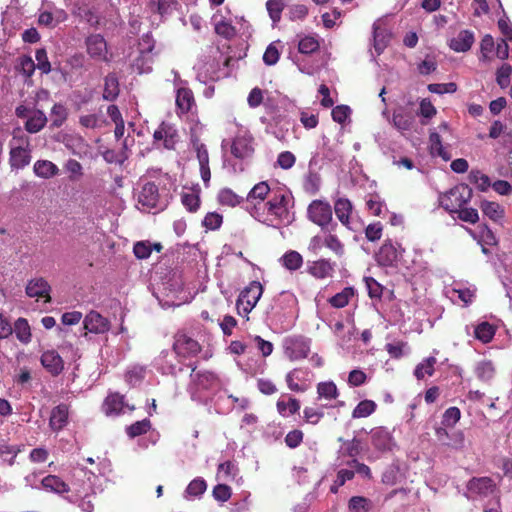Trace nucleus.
I'll return each instance as SVG.
<instances>
[{
  "instance_id": "obj_1",
  "label": "nucleus",
  "mask_w": 512,
  "mask_h": 512,
  "mask_svg": "<svg viewBox=\"0 0 512 512\" xmlns=\"http://www.w3.org/2000/svg\"><path fill=\"white\" fill-rule=\"evenodd\" d=\"M293 198L284 189L273 190L272 195L264 204L248 207L249 214L258 222L273 228L290 225L294 221L291 211Z\"/></svg>"
},
{
  "instance_id": "obj_2",
  "label": "nucleus",
  "mask_w": 512,
  "mask_h": 512,
  "mask_svg": "<svg viewBox=\"0 0 512 512\" xmlns=\"http://www.w3.org/2000/svg\"><path fill=\"white\" fill-rule=\"evenodd\" d=\"M100 478L86 468L77 467L72 472L69 495L65 498L70 502L80 501L79 507L84 512H91L94 505L91 496L96 493Z\"/></svg>"
},
{
  "instance_id": "obj_3",
  "label": "nucleus",
  "mask_w": 512,
  "mask_h": 512,
  "mask_svg": "<svg viewBox=\"0 0 512 512\" xmlns=\"http://www.w3.org/2000/svg\"><path fill=\"white\" fill-rule=\"evenodd\" d=\"M219 387L220 380L214 373L209 371L195 372L193 370L188 390L193 400L207 402Z\"/></svg>"
},
{
  "instance_id": "obj_4",
  "label": "nucleus",
  "mask_w": 512,
  "mask_h": 512,
  "mask_svg": "<svg viewBox=\"0 0 512 512\" xmlns=\"http://www.w3.org/2000/svg\"><path fill=\"white\" fill-rule=\"evenodd\" d=\"M473 191L466 184H458L438 196L439 205L450 214L465 206L472 198Z\"/></svg>"
},
{
  "instance_id": "obj_5",
  "label": "nucleus",
  "mask_w": 512,
  "mask_h": 512,
  "mask_svg": "<svg viewBox=\"0 0 512 512\" xmlns=\"http://www.w3.org/2000/svg\"><path fill=\"white\" fill-rule=\"evenodd\" d=\"M31 161V149L28 137L14 136L10 142L9 163L12 169H23Z\"/></svg>"
},
{
  "instance_id": "obj_6",
  "label": "nucleus",
  "mask_w": 512,
  "mask_h": 512,
  "mask_svg": "<svg viewBox=\"0 0 512 512\" xmlns=\"http://www.w3.org/2000/svg\"><path fill=\"white\" fill-rule=\"evenodd\" d=\"M154 41L151 36L145 35L139 42L136 55L131 59V67L139 74L148 73L152 69V50Z\"/></svg>"
},
{
  "instance_id": "obj_7",
  "label": "nucleus",
  "mask_w": 512,
  "mask_h": 512,
  "mask_svg": "<svg viewBox=\"0 0 512 512\" xmlns=\"http://www.w3.org/2000/svg\"><path fill=\"white\" fill-rule=\"evenodd\" d=\"M262 294L263 287L258 281H252L247 287H245L241 291L236 303L239 315H248L256 306Z\"/></svg>"
},
{
  "instance_id": "obj_8",
  "label": "nucleus",
  "mask_w": 512,
  "mask_h": 512,
  "mask_svg": "<svg viewBox=\"0 0 512 512\" xmlns=\"http://www.w3.org/2000/svg\"><path fill=\"white\" fill-rule=\"evenodd\" d=\"M284 355L290 361L305 359L310 352V339L303 336L286 337L282 343Z\"/></svg>"
},
{
  "instance_id": "obj_9",
  "label": "nucleus",
  "mask_w": 512,
  "mask_h": 512,
  "mask_svg": "<svg viewBox=\"0 0 512 512\" xmlns=\"http://www.w3.org/2000/svg\"><path fill=\"white\" fill-rule=\"evenodd\" d=\"M183 291L182 283L179 279L171 278L167 282L163 283V289L161 293L166 299L160 298L156 295L159 303L163 307L179 306L181 304V298L179 294Z\"/></svg>"
},
{
  "instance_id": "obj_10",
  "label": "nucleus",
  "mask_w": 512,
  "mask_h": 512,
  "mask_svg": "<svg viewBox=\"0 0 512 512\" xmlns=\"http://www.w3.org/2000/svg\"><path fill=\"white\" fill-rule=\"evenodd\" d=\"M153 139L158 147L163 146L166 149H173L179 140V135L173 125L163 122L154 131Z\"/></svg>"
},
{
  "instance_id": "obj_11",
  "label": "nucleus",
  "mask_w": 512,
  "mask_h": 512,
  "mask_svg": "<svg viewBox=\"0 0 512 512\" xmlns=\"http://www.w3.org/2000/svg\"><path fill=\"white\" fill-rule=\"evenodd\" d=\"M309 219L318 226L325 227L332 220L331 206L323 201L314 200L308 207Z\"/></svg>"
},
{
  "instance_id": "obj_12",
  "label": "nucleus",
  "mask_w": 512,
  "mask_h": 512,
  "mask_svg": "<svg viewBox=\"0 0 512 512\" xmlns=\"http://www.w3.org/2000/svg\"><path fill=\"white\" fill-rule=\"evenodd\" d=\"M173 351L178 357L189 358L200 351V345L192 337L184 333H178L175 337Z\"/></svg>"
},
{
  "instance_id": "obj_13",
  "label": "nucleus",
  "mask_w": 512,
  "mask_h": 512,
  "mask_svg": "<svg viewBox=\"0 0 512 512\" xmlns=\"http://www.w3.org/2000/svg\"><path fill=\"white\" fill-rule=\"evenodd\" d=\"M86 51L88 55L96 61H106L108 46L105 38L101 34L89 35L85 40Z\"/></svg>"
},
{
  "instance_id": "obj_14",
  "label": "nucleus",
  "mask_w": 512,
  "mask_h": 512,
  "mask_svg": "<svg viewBox=\"0 0 512 512\" xmlns=\"http://www.w3.org/2000/svg\"><path fill=\"white\" fill-rule=\"evenodd\" d=\"M177 357L178 355L173 350H164L155 358L154 365L162 374L175 375L177 371L181 370L180 361Z\"/></svg>"
},
{
  "instance_id": "obj_15",
  "label": "nucleus",
  "mask_w": 512,
  "mask_h": 512,
  "mask_svg": "<svg viewBox=\"0 0 512 512\" xmlns=\"http://www.w3.org/2000/svg\"><path fill=\"white\" fill-rule=\"evenodd\" d=\"M371 445L380 453L391 451L395 446L392 434L383 427H377L370 432Z\"/></svg>"
},
{
  "instance_id": "obj_16",
  "label": "nucleus",
  "mask_w": 512,
  "mask_h": 512,
  "mask_svg": "<svg viewBox=\"0 0 512 512\" xmlns=\"http://www.w3.org/2000/svg\"><path fill=\"white\" fill-rule=\"evenodd\" d=\"M176 106L181 113H187L195 104L194 95L191 89L186 87V82L181 79L175 80Z\"/></svg>"
},
{
  "instance_id": "obj_17",
  "label": "nucleus",
  "mask_w": 512,
  "mask_h": 512,
  "mask_svg": "<svg viewBox=\"0 0 512 512\" xmlns=\"http://www.w3.org/2000/svg\"><path fill=\"white\" fill-rule=\"evenodd\" d=\"M84 328L95 334H103L110 328V322L96 311H90L84 318Z\"/></svg>"
},
{
  "instance_id": "obj_18",
  "label": "nucleus",
  "mask_w": 512,
  "mask_h": 512,
  "mask_svg": "<svg viewBox=\"0 0 512 512\" xmlns=\"http://www.w3.org/2000/svg\"><path fill=\"white\" fill-rule=\"evenodd\" d=\"M254 149L252 146V138L244 133L237 135L231 145V153L240 159L250 157Z\"/></svg>"
},
{
  "instance_id": "obj_19",
  "label": "nucleus",
  "mask_w": 512,
  "mask_h": 512,
  "mask_svg": "<svg viewBox=\"0 0 512 512\" xmlns=\"http://www.w3.org/2000/svg\"><path fill=\"white\" fill-rule=\"evenodd\" d=\"M158 197L157 186L154 183L147 182L142 186L138 194V203L141 204L144 209H152L156 207Z\"/></svg>"
},
{
  "instance_id": "obj_20",
  "label": "nucleus",
  "mask_w": 512,
  "mask_h": 512,
  "mask_svg": "<svg viewBox=\"0 0 512 512\" xmlns=\"http://www.w3.org/2000/svg\"><path fill=\"white\" fill-rule=\"evenodd\" d=\"M358 445L353 441H343L334 462L335 467L349 466V459H356Z\"/></svg>"
},
{
  "instance_id": "obj_21",
  "label": "nucleus",
  "mask_w": 512,
  "mask_h": 512,
  "mask_svg": "<svg viewBox=\"0 0 512 512\" xmlns=\"http://www.w3.org/2000/svg\"><path fill=\"white\" fill-rule=\"evenodd\" d=\"M474 374L480 382L491 383L496 375V366L492 360H479L474 365Z\"/></svg>"
},
{
  "instance_id": "obj_22",
  "label": "nucleus",
  "mask_w": 512,
  "mask_h": 512,
  "mask_svg": "<svg viewBox=\"0 0 512 512\" xmlns=\"http://www.w3.org/2000/svg\"><path fill=\"white\" fill-rule=\"evenodd\" d=\"M272 190L266 181H261L255 184L251 190L248 192L246 201L249 204V207L256 204H264L265 199L271 194Z\"/></svg>"
},
{
  "instance_id": "obj_23",
  "label": "nucleus",
  "mask_w": 512,
  "mask_h": 512,
  "mask_svg": "<svg viewBox=\"0 0 512 512\" xmlns=\"http://www.w3.org/2000/svg\"><path fill=\"white\" fill-rule=\"evenodd\" d=\"M494 483L488 477L473 478L467 485L468 492L472 495L486 496L494 491Z\"/></svg>"
},
{
  "instance_id": "obj_24",
  "label": "nucleus",
  "mask_w": 512,
  "mask_h": 512,
  "mask_svg": "<svg viewBox=\"0 0 512 512\" xmlns=\"http://www.w3.org/2000/svg\"><path fill=\"white\" fill-rule=\"evenodd\" d=\"M41 363L52 375H58L64 368L61 356L54 350H48L41 356Z\"/></svg>"
},
{
  "instance_id": "obj_25",
  "label": "nucleus",
  "mask_w": 512,
  "mask_h": 512,
  "mask_svg": "<svg viewBox=\"0 0 512 512\" xmlns=\"http://www.w3.org/2000/svg\"><path fill=\"white\" fill-rule=\"evenodd\" d=\"M474 33L470 30H461L450 40V48L456 52L468 51L474 43Z\"/></svg>"
},
{
  "instance_id": "obj_26",
  "label": "nucleus",
  "mask_w": 512,
  "mask_h": 512,
  "mask_svg": "<svg viewBox=\"0 0 512 512\" xmlns=\"http://www.w3.org/2000/svg\"><path fill=\"white\" fill-rule=\"evenodd\" d=\"M41 487L49 492L56 494L69 495L70 486L56 475H48L41 480Z\"/></svg>"
},
{
  "instance_id": "obj_27",
  "label": "nucleus",
  "mask_w": 512,
  "mask_h": 512,
  "mask_svg": "<svg viewBox=\"0 0 512 512\" xmlns=\"http://www.w3.org/2000/svg\"><path fill=\"white\" fill-rule=\"evenodd\" d=\"M49 291L50 286L48 282L43 278L32 279L28 282L26 286V294L31 298L44 297L46 298V301H49Z\"/></svg>"
},
{
  "instance_id": "obj_28",
  "label": "nucleus",
  "mask_w": 512,
  "mask_h": 512,
  "mask_svg": "<svg viewBox=\"0 0 512 512\" xmlns=\"http://www.w3.org/2000/svg\"><path fill=\"white\" fill-rule=\"evenodd\" d=\"M308 272L317 279H325L332 276L334 264L326 259L313 261L308 265Z\"/></svg>"
},
{
  "instance_id": "obj_29",
  "label": "nucleus",
  "mask_w": 512,
  "mask_h": 512,
  "mask_svg": "<svg viewBox=\"0 0 512 512\" xmlns=\"http://www.w3.org/2000/svg\"><path fill=\"white\" fill-rule=\"evenodd\" d=\"M480 208L484 214V216L488 217L493 222L503 225L504 222V208L492 201H482Z\"/></svg>"
},
{
  "instance_id": "obj_30",
  "label": "nucleus",
  "mask_w": 512,
  "mask_h": 512,
  "mask_svg": "<svg viewBox=\"0 0 512 512\" xmlns=\"http://www.w3.org/2000/svg\"><path fill=\"white\" fill-rule=\"evenodd\" d=\"M124 400L118 393L110 394L103 403V411L107 416H117L124 412Z\"/></svg>"
},
{
  "instance_id": "obj_31",
  "label": "nucleus",
  "mask_w": 512,
  "mask_h": 512,
  "mask_svg": "<svg viewBox=\"0 0 512 512\" xmlns=\"http://www.w3.org/2000/svg\"><path fill=\"white\" fill-rule=\"evenodd\" d=\"M33 171L37 177L42 179H50L60 173L58 166L49 160H37L34 163Z\"/></svg>"
},
{
  "instance_id": "obj_32",
  "label": "nucleus",
  "mask_w": 512,
  "mask_h": 512,
  "mask_svg": "<svg viewBox=\"0 0 512 512\" xmlns=\"http://www.w3.org/2000/svg\"><path fill=\"white\" fill-rule=\"evenodd\" d=\"M390 34L386 28L383 27V22L377 20L373 24V39L374 48L378 54H380L388 44Z\"/></svg>"
},
{
  "instance_id": "obj_33",
  "label": "nucleus",
  "mask_w": 512,
  "mask_h": 512,
  "mask_svg": "<svg viewBox=\"0 0 512 512\" xmlns=\"http://www.w3.org/2000/svg\"><path fill=\"white\" fill-rule=\"evenodd\" d=\"M196 153L197 159L200 166V174L201 178L207 187L211 178L210 168H209V155L208 151L204 144L196 145Z\"/></svg>"
},
{
  "instance_id": "obj_34",
  "label": "nucleus",
  "mask_w": 512,
  "mask_h": 512,
  "mask_svg": "<svg viewBox=\"0 0 512 512\" xmlns=\"http://www.w3.org/2000/svg\"><path fill=\"white\" fill-rule=\"evenodd\" d=\"M316 389L318 400L325 401L328 404L339 396L338 388L333 381L319 382Z\"/></svg>"
},
{
  "instance_id": "obj_35",
  "label": "nucleus",
  "mask_w": 512,
  "mask_h": 512,
  "mask_svg": "<svg viewBox=\"0 0 512 512\" xmlns=\"http://www.w3.org/2000/svg\"><path fill=\"white\" fill-rule=\"evenodd\" d=\"M68 407L64 404H60L53 408L50 416L49 425L52 430L59 431L66 426L68 421Z\"/></svg>"
},
{
  "instance_id": "obj_36",
  "label": "nucleus",
  "mask_w": 512,
  "mask_h": 512,
  "mask_svg": "<svg viewBox=\"0 0 512 512\" xmlns=\"http://www.w3.org/2000/svg\"><path fill=\"white\" fill-rule=\"evenodd\" d=\"M398 257V249L391 242H385L377 254V260L383 266H391L398 259Z\"/></svg>"
},
{
  "instance_id": "obj_37",
  "label": "nucleus",
  "mask_w": 512,
  "mask_h": 512,
  "mask_svg": "<svg viewBox=\"0 0 512 512\" xmlns=\"http://www.w3.org/2000/svg\"><path fill=\"white\" fill-rule=\"evenodd\" d=\"M46 122L47 117L42 111L33 110L25 123V128L29 133H37L44 128Z\"/></svg>"
},
{
  "instance_id": "obj_38",
  "label": "nucleus",
  "mask_w": 512,
  "mask_h": 512,
  "mask_svg": "<svg viewBox=\"0 0 512 512\" xmlns=\"http://www.w3.org/2000/svg\"><path fill=\"white\" fill-rule=\"evenodd\" d=\"M335 214L343 225L349 224V217L352 212V204L346 198H339L334 204Z\"/></svg>"
},
{
  "instance_id": "obj_39",
  "label": "nucleus",
  "mask_w": 512,
  "mask_h": 512,
  "mask_svg": "<svg viewBox=\"0 0 512 512\" xmlns=\"http://www.w3.org/2000/svg\"><path fill=\"white\" fill-rule=\"evenodd\" d=\"M495 333L496 328L492 324L485 321L479 323L474 328L475 338L484 344L489 343L493 339Z\"/></svg>"
},
{
  "instance_id": "obj_40",
  "label": "nucleus",
  "mask_w": 512,
  "mask_h": 512,
  "mask_svg": "<svg viewBox=\"0 0 512 512\" xmlns=\"http://www.w3.org/2000/svg\"><path fill=\"white\" fill-rule=\"evenodd\" d=\"M281 264L289 271H296L303 265V257L294 250L286 252L280 258Z\"/></svg>"
},
{
  "instance_id": "obj_41",
  "label": "nucleus",
  "mask_w": 512,
  "mask_h": 512,
  "mask_svg": "<svg viewBox=\"0 0 512 512\" xmlns=\"http://www.w3.org/2000/svg\"><path fill=\"white\" fill-rule=\"evenodd\" d=\"M437 360L434 356H430L421 361L414 370V375L418 380L424 379L426 376H432Z\"/></svg>"
},
{
  "instance_id": "obj_42",
  "label": "nucleus",
  "mask_w": 512,
  "mask_h": 512,
  "mask_svg": "<svg viewBox=\"0 0 512 512\" xmlns=\"http://www.w3.org/2000/svg\"><path fill=\"white\" fill-rule=\"evenodd\" d=\"M219 203L228 207H235L243 201V197L236 194L230 188H223L219 191L217 197Z\"/></svg>"
},
{
  "instance_id": "obj_43",
  "label": "nucleus",
  "mask_w": 512,
  "mask_h": 512,
  "mask_svg": "<svg viewBox=\"0 0 512 512\" xmlns=\"http://www.w3.org/2000/svg\"><path fill=\"white\" fill-rule=\"evenodd\" d=\"M181 202L189 212H196L200 207L199 190L183 191Z\"/></svg>"
},
{
  "instance_id": "obj_44",
  "label": "nucleus",
  "mask_w": 512,
  "mask_h": 512,
  "mask_svg": "<svg viewBox=\"0 0 512 512\" xmlns=\"http://www.w3.org/2000/svg\"><path fill=\"white\" fill-rule=\"evenodd\" d=\"M206 489V481L200 477L195 478L188 484L184 492V498L190 499L192 497H199L206 491Z\"/></svg>"
},
{
  "instance_id": "obj_45",
  "label": "nucleus",
  "mask_w": 512,
  "mask_h": 512,
  "mask_svg": "<svg viewBox=\"0 0 512 512\" xmlns=\"http://www.w3.org/2000/svg\"><path fill=\"white\" fill-rule=\"evenodd\" d=\"M14 332L17 339L22 343H29L31 340V330L28 321L25 318H18L14 324Z\"/></svg>"
},
{
  "instance_id": "obj_46",
  "label": "nucleus",
  "mask_w": 512,
  "mask_h": 512,
  "mask_svg": "<svg viewBox=\"0 0 512 512\" xmlns=\"http://www.w3.org/2000/svg\"><path fill=\"white\" fill-rule=\"evenodd\" d=\"M354 295V289L352 287H346L341 292L331 297L329 299V303L335 308H343L349 303Z\"/></svg>"
},
{
  "instance_id": "obj_47",
  "label": "nucleus",
  "mask_w": 512,
  "mask_h": 512,
  "mask_svg": "<svg viewBox=\"0 0 512 512\" xmlns=\"http://www.w3.org/2000/svg\"><path fill=\"white\" fill-rule=\"evenodd\" d=\"M299 409L300 403L295 398H289L288 401L279 400L277 402V410L284 417H289L297 413Z\"/></svg>"
},
{
  "instance_id": "obj_48",
  "label": "nucleus",
  "mask_w": 512,
  "mask_h": 512,
  "mask_svg": "<svg viewBox=\"0 0 512 512\" xmlns=\"http://www.w3.org/2000/svg\"><path fill=\"white\" fill-rule=\"evenodd\" d=\"M372 507V501L362 496H353L348 503L351 512H369Z\"/></svg>"
},
{
  "instance_id": "obj_49",
  "label": "nucleus",
  "mask_w": 512,
  "mask_h": 512,
  "mask_svg": "<svg viewBox=\"0 0 512 512\" xmlns=\"http://www.w3.org/2000/svg\"><path fill=\"white\" fill-rule=\"evenodd\" d=\"M119 94V84L115 75L109 74L105 78L103 97L106 100H114Z\"/></svg>"
},
{
  "instance_id": "obj_50",
  "label": "nucleus",
  "mask_w": 512,
  "mask_h": 512,
  "mask_svg": "<svg viewBox=\"0 0 512 512\" xmlns=\"http://www.w3.org/2000/svg\"><path fill=\"white\" fill-rule=\"evenodd\" d=\"M332 407V404H321L320 407H306L303 411L305 420L310 424H317L324 416L323 408Z\"/></svg>"
},
{
  "instance_id": "obj_51",
  "label": "nucleus",
  "mask_w": 512,
  "mask_h": 512,
  "mask_svg": "<svg viewBox=\"0 0 512 512\" xmlns=\"http://www.w3.org/2000/svg\"><path fill=\"white\" fill-rule=\"evenodd\" d=\"M215 32L225 38H231L235 35L234 27L227 21L219 19L217 15L212 17Z\"/></svg>"
},
{
  "instance_id": "obj_52",
  "label": "nucleus",
  "mask_w": 512,
  "mask_h": 512,
  "mask_svg": "<svg viewBox=\"0 0 512 512\" xmlns=\"http://www.w3.org/2000/svg\"><path fill=\"white\" fill-rule=\"evenodd\" d=\"M64 170L68 173L70 181H78L83 176V166L75 159H68L64 164Z\"/></svg>"
},
{
  "instance_id": "obj_53",
  "label": "nucleus",
  "mask_w": 512,
  "mask_h": 512,
  "mask_svg": "<svg viewBox=\"0 0 512 512\" xmlns=\"http://www.w3.org/2000/svg\"><path fill=\"white\" fill-rule=\"evenodd\" d=\"M429 142L433 154L440 156L444 160L450 159L449 154L446 152L445 148L442 145L441 137L438 132L430 133Z\"/></svg>"
},
{
  "instance_id": "obj_54",
  "label": "nucleus",
  "mask_w": 512,
  "mask_h": 512,
  "mask_svg": "<svg viewBox=\"0 0 512 512\" xmlns=\"http://www.w3.org/2000/svg\"><path fill=\"white\" fill-rule=\"evenodd\" d=\"M376 409V403L372 400L361 401L353 410V418H364L370 416Z\"/></svg>"
},
{
  "instance_id": "obj_55",
  "label": "nucleus",
  "mask_w": 512,
  "mask_h": 512,
  "mask_svg": "<svg viewBox=\"0 0 512 512\" xmlns=\"http://www.w3.org/2000/svg\"><path fill=\"white\" fill-rule=\"evenodd\" d=\"M368 210L375 216H382L386 211V205L378 195H371L366 202Z\"/></svg>"
},
{
  "instance_id": "obj_56",
  "label": "nucleus",
  "mask_w": 512,
  "mask_h": 512,
  "mask_svg": "<svg viewBox=\"0 0 512 512\" xmlns=\"http://www.w3.org/2000/svg\"><path fill=\"white\" fill-rule=\"evenodd\" d=\"M319 48V42L314 36L302 37L298 43V50L302 54H310L317 51Z\"/></svg>"
},
{
  "instance_id": "obj_57",
  "label": "nucleus",
  "mask_w": 512,
  "mask_h": 512,
  "mask_svg": "<svg viewBox=\"0 0 512 512\" xmlns=\"http://www.w3.org/2000/svg\"><path fill=\"white\" fill-rule=\"evenodd\" d=\"M80 124L85 128L95 129L104 125L105 120L98 114H87L80 116Z\"/></svg>"
},
{
  "instance_id": "obj_58",
  "label": "nucleus",
  "mask_w": 512,
  "mask_h": 512,
  "mask_svg": "<svg viewBox=\"0 0 512 512\" xmlns=\"http://www.w3.org/2000/svg\"><path fill=\"white\" fill-rule=\"evenodd\" d=\"M150 428V421L148 419H143L127 427L126 432L131 438H134L146 433Z\"/></svg>"
},
{
  "instance_id": "obj_59",
  "label": "nucleus",
  "mask_w": 512,
  "mask_h": 512,
  "mask_svg": "<svg viewBox=\"0 0 512 512\" xmlns=\"http://www.w3.org/2000/svg\"><path fill=\"white\" fill-rule=\"evenodd\" d=\"M236 466L231 461H226L218 466L217 478L220 480L233 479L236 476Z\"/></svg>"
},
{
  "instance_id": "obj_60",
  "label": "nucleus",
  "mask_w": 512,
  "mask_h": 512,
  "mask_svg": "<svg viewBox=\"0 0 512 512\" xmlns=\"http://www.w3.org/2000/svg\"><path fill=\"white\" fill-rule=\"evenodd\" d=\"M332 118L339 124H345L350 119L351 109L347 105H338L332 109Z\"/></svg>"
},
{
  "instance_id": "obj_61",
  "label": "nucleus",
  "mask_w": 512,
  "mask_h": 512,
  "mask_svg": "<svg viewBox=\"0 0 512 512\" xmlns=\"http://www.w3.org/2000/svg\"><path fill=\"white\" fill-rule=\"evenodd\" d=\"M223 217L217 212H209L202 221V225L208 230H217L221 227Z\"/></svg>"
},
{
  "instance_id": "obj_62",
  "label": "nucleus",
  "mask_w": 512,
  "mask_h": 512,
  "mask_svg": "<svg viewBox=\"0 0 512 512\" xmlns=\"http://www.w3.org/2000/svg\"><path fill=\"white\" fill-rule=\"evenodd\" d=\"M461 418V411L457 407H449L443 414L442 424L445 427H453Z\"/></svg>"
},
{
  "instance_id": "obj_63",
  "label": "nucleus",
  "mask_w": 512,
  "mask_h": 512,
  "mask_svg": "<svg viewBox=\"0 0 512 512\" xmlns=\"http://www.w3.org/2000/svg\"><path fill=\"white\" fill-rule=\"evenodd\" d=\"M512 67L509 64H503L496 73V82L501 88H506L510 84Z\"/></svg>"
},
{
  "instance_id": "obj_64",
  "label": "nucleus",
  "mask_w": 512,
  "mask_h": 512,
  "mask_svg": "<svg viewBox=\"0 0 512 512\" xmlns=\"http://www.w3.org/2000/svg\"><path fill=\"white\" fill-rule=\"evenodd\" d=\"M36 65L30 56H21L18 59L17 69L26 77H30L35 71Z\"/></svg>"
}]
</instances>
